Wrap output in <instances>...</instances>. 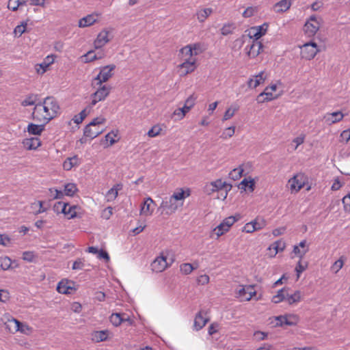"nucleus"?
<instances>
[{"label":"nucleus","instance_id":"obj_1","mask_svg":"<svg viewBox=\"0 0 350 350\" xmlns=\"http://www.w3.org/2000/svg\"><path fill=\"white\" fill-rule=\"evenodd\" d=\"M59 111V106L56 99L53 96H48L42 103L35 105L32 117L34 120L46 124L54 118Z\"/></svg>","mask_w":350,"mask_h":350},{"label":"nucleus","instance_id":"obj_2","mask_svg":"<svg viewBox=\"0 0 350 350\" xmlns=\"http://www.w3.org/2000/svg\"><path fill=\"white\" fill-rule=\"evenodd\" d=\"M2 320L7 325V327L12 332H20L23 334H28L30 331V327L25 323H21L17 319L11 317L9 314H5L3 316Z\"/></svg>","mask_w":350,"mask_h":350},{"label":"nucleus","instance_id":"obj_3","mask_svg":"<svg viewBox=\"0 0 350 350\" xmlns=\"http://www.w3.org/2000/svg\"><path fill=\"white\" fill-rule=\"evenodd\" d=\"M106 119L103 116L96 117L92 120L84 129V135L94 139L103 132L99 129V125L105 123Z\"/></svg>","mask_w":350,"mask_h":350},{"label":"nucleus","instance_id":"obj_4","mask_svg":"<svg viewBox=\"0 0 350 350\" xmlns=\"http://www.w3.org/2000/svg\"><path fill=\"white\" fill-rule=\"evenodd\" d=\"M290 188L292 193L298 192L305 185H307L306 191L311 189V186L308 185V177L304 173H297L288 180Z\"/></svg>","mask_w":350,"mask_h":350},{"label":"nucleus","instance_id":"obj_5","mask_svg":"<svg viewBox=\"0 0 350 350\" xmlns=\"http://www.w3.org/2000/svg\"><path fill=\"white\" fill-rule=\"evenodd\" d=\"M231 186L228 185L226 182L222 181L221 179H217L215 181L207 183L204 188V191L207 195H212L214 192L222 191L225 189V194L224 196V200L226 198L228 194V190L230 189Z\"/></svg>","mask_w":350,"mask_h":350},{"label":"nucleus","instance_id":"obj_6","mask_svg":"<svg viewBox=\"0 0 350 350\" xmlns=\"http://www.w3.org/2000/svg\"><path fill=\"white\" fill-rule=\"evenodd\" d=\"M115 68L114 64L102 67L99 74L93 79L92 85H101L103 83L107 81L113 76V71Z\"/></svg>","mask_w":350,"mask_h":350},{"label":"nucleus","instance_id":"obj_7","mask_svg":"<svg viewBox=\"0 0 350 350\" xmlns=\"http://www.w3.org/2000/svg\"><path fill=\"white\" fill-rule=\"evenodd\" d=\"M300 54L302 58L312 59L319 51V46L315 42L310 41L299 46Z\"/></svg>","mask_w":350,"mask_h":350},{"label":"nucleus","instance_id":"obj_8","mask_svg":"<svg viewBox=\"0 0 350 350\" xmlns=\"http://www.w3.org/2000/svg\"><path fill=\"white\" fill-rule=\"evenodd\" d=\"M97 90L91 94V102L90 103V107L94 106L98 102L105 100V98L109 95L111 88L109 85H98Z\"/></svg>","mask_w":350,"mask_h":350},{"label":"nucleus","instance_id":"obj_9","mask_svg":"<svg viewBox=\"0 0 350 350\" xmlns=\"http://www.w3.org/2000/svg\"><path fill=\"white\" fill-rule=\"evenodd\" d=\"M183 206V203H178L172 198L163 200L158 208V211H161V214L170 215L175 213L177 209Z\"/></svg>","mask_w":350,"mask_h":350},{"label":"nucleus","instance_id":"obj_10","mask_svg":"<svg viewBox=\"0 0 350 350\" xmlns=\"http://www.w3.org/2000/svg\"><path fill=\"white\" fill-rule=\"evenodd\" d=\"M236 297L241 301H250L256 292L252 285H239L235 291Z\"/></svg>","mask_w":350,"mask_h":350},{"label":"nucleus","instance_id":"obj_11","mask_svg":"<svg viewBox=\"0 0 350 350\" xmlns=\"http://www.w3.org/2000/svg\"><path fill=\"white\" fill-rule=\"evenodd\" d=\"M320 28V22L314 15L311 16L305 23L304 31L306 36L312 38L315 36Z\"/></svg>","mask_w":350,"mask_h":350},{"label":"nucleus","instance_id":"obj_12","mask_svg":"<svg viewBox=\"0 0 350 350\" xmlns=\"http://www.w3.org/2000/svg\"><path fill=\"white\" fill-rule=\"evenodd\" d=\"M277 88L276 85L267 87L265 90L257 96V102L262 103L277 98L279 94H273V92L277 90Z\"/></svg>","mask_w":350,"mask_h":350},{"label":"nucleus","instance_id":"obj_13","mask_svg":"<svg viewBox=\"0 0 350 350\" xmlns=\"http://www.w3.org/2000/svg\"><path fill=\"white\" fill-rule=\"evenodd\" d=\"M268 25L264 23L260 26H256L250 28L248 33L249 41L258 40L261 36L265 34L267 31Z\"/></svg>","mask_w":350,"mask_h":350},{"label":"nucleus","instance_id":"obj_14","mask_svg":"<svg viewBox=\"0 0 350 350\" xmlns=\"http://www.w3.org/2000/svg\"><path fill=\"white\" fill-rule=\"evenodd\" d=\"M308 250L309 245L307 244L306 240H303L298 245L293 246L291 257H298L299 259H302Z\"/></svg>","mask_w":350,"mask_h":350},{"label":"nucleus","instance_id":"obj_15","mask_svg":"<svg viewBox=\"0 0 350 350\" xmlns=\"http://www.w3.org/2000/svg\"><path fill=\"white\" fill-rule=\"evenodd\" d=\"M196 59H188L184 61L180 66L178 72L180 75L185 76L192 72L196 68Z\"/></svg>","mask_w":350,"mask_h":350},{"label":"nucleus","instance_id":"obj_16","mask_svg":"<svg viewBox=\"0 0 350 350\" xmlns=\"http://www.w3.org/2000/svg\"><path fill=\"white\" fill-rule=\"evenodd\" d=\"M99 16L100 14L97 13L88 14L79 21L78 25L81 28L90 27L98 21Z\"/></svg>","mask_w":350,"mask_h":350},{"label":"nucleus","instance_id":"obj_17","mask_svg":"<svg viewBox=\"0 0 350 350\" xmlns=\"http://www.w3.org/2000/svg\"><path fill=\"white\" fill-rule=\"evenodd\" d=\"M167 267L165 257L160 256L157 257L152 263L151 268L154 272L159 273L164 271Z\"/></svg>","mask_w":350,"mask_h":350},{"label":"nucleus","instance_id":"obj_18","mask_svg":"<svg viewBox=\"0 0 350 350\" xmlns=\"http://www.w3.org/2000/svg\"><path fill=\"white\" fill-rule=\"evenodd\" d=\"M262 48V44L258 40H252V44L250 45L249 49L246 47L245 50L247 51V55L251 58H254L260 54Z\"/></svg>","mask_w":350,"mask_h":350},{"label":"nucleus","instance_id":"obj_19","mask_svg":"<svg viewBox=\"0 0 350 350\" xmlns=\"http://www.w3.org/2000/svg\"><path fill=\"white\" fill-rule=\"evenodd\" d=\"M266 79V76L263 71L259 72L256 75H254L251 79H250L247 81V85L250 88H256L260 84L263 83Z\"/></svg>","mask_w":350,"mask_h":350},{"label":"nucleus","instance_id":"obj_20","mask_svg":"<svg viewBox=\"0 0 350 350\" xmlns=\"http://www.w3.org/2000/svg\"><path fill=\"white\" fill-rule=\"evenodd\" d=\"M344 117V115L341 111H334L333 113H327L324 117L323 120L325 122L329 125L336 123L340 121Z\"/></svg>","mask_w":350,"mask_h":350},{"label":"nucleus","instance_id":"obj_21","mask_svg":"<svg viewBox=\"0 0 350 350\" xmlns=\"http://www.w3.org/2000/svg\"><path fill=\"white\" fill-rule=\"evenodd\" d=\"M154 202L150 197L145 199L144 202L141 206L140 215L143 216H150L153 213L154 208L151 207L152 204H154Z\"/></svg>","mask_w":350,"mask_h":350},{"label":"nucleus","instance_id":"obj_22","mask_svg":"<svg viewBox=\"0 0 350 350\" xmlns=\"http://www.w3.org/2000/svg\"><path fill=\"white\" fill-rule=\"evenodd\" d=\"M23 145L27 150H36L40 145L41 142L37 137L25 139Z\"/></svg>","mask_w":350,"mask_h":350},{"label":"nucleus","instance_id":"obj_23","mask_svg":"<svg viewBox=\"0 0 350 350\" xmlns=\"http://www.w3.org/2000/svg\"><path fill=\"white\" fill-rule=\"evenodd\" d=\"M109 32L106 30L100 31L97 36L96 39L94 41V46L96 49H100L107 44L109 39L108 38Z\"/></svg>","mask_w":350,"mask_h":350},{"label":"nucleus","instance_id":"obj_24","mask_svg":"<svg viewBox=\"0 0 350 350\" xmlns=\"http://www.w3.org/2000/svg\"><path fill=\"white\" fill-rule=\"evenodd\" d=\"M213 13L211 8H200L197 10L196 16L200 23H204L206 19Z\"/></svg>","mask_w":350,"mask_h":350},{"label":"nucleus","instance_id":"obj_25","mask_svg":"<svg viewBox=\"0 0 350 350\" xmlns=\"http://www.w3.org/2000/svg\"><path fill=\"white\" fill-rule=\"evenodd\" d=\"M239 188L244 191L249 190L250 192H252L255 188V181L251 177L244 178L239 183Z\"/></svg>","mask_w":350,"mask_h":350},{"label":"nucleus","instance_id":"obj_26","mask_svg":"<svg viewBox=\"0 0 350 350\" xmlns=\"http://www.w3.org/2000/svg\"><path fill=\"white\" fill-rule=\"evenodd\" d=\"M110 335L109 330L96 331L92 334V340L96 342L105 341L110 338Z\"/></svg>","mask_w":350,"mask_h":350},{"label":"nucleus","instance_id":"obj_27","mask_svg":"<svg viewBox=\"0 0 350 350\" xmlns=\"http://www.w3.org/2000/svg\"><path fill=\"white\" fill-rule=\"evenodd\" d=\"M122 189V184H116L114 185L112 188H111L106 194V198L108 202H111L114 200L118 195V191L121 190Z\"/></svg>","mask_w":350,"mask_h":350},{"label":"nucleus","instance_id":"obj_28","mask_svg":"<svg viewBox=\"0 0 350 350\" xmlns=\"http://www.w3.org/2000/svg\"><path fill=\"white\" fill-rule=\"evenodd\" d=\"M305 139V135L300 134L297 137L294 138L291 144H288V151H294L298 148V147L301 145Z\"/></svg>","mask_w":350,"mask_h":350},{"label":"nucleus","instance_id":"obj_29","mask_svg":"<svg viewBox=\"0 0 350 350\" xmlns=\"http://www.w3.org/2000/svg\"><path fill=\"white\" fill-rule=\"evenodd\" d=\"M284 248V243L282 241H276L269 246L268 248L269 253L268 255L270 257L275 256L279 250H283Z\"/></svg>","mask_w":350,"mask_h":350},{"label":"nucleus","instance_id":"obj_30","mask_svg":"<svg viewBox=\"0 0 350 350\" xmlns=\"http://www.w3.org/2000/svg\"><path fill=\"white\" fill-rule=\"evenodd\" d=\"M208 319L204 317L202 312L198 313L194 319L193 326L196 330L201 329L207 323Z\"/></svg>","mask_w":350,"mask_h":350},{"label":"nucleus","instance_id":"obj_31","mask_svg":"<svg viewBox=\"0 0 350 350\" xmlns=\"http://www.w3.org/2000/svg\"><path fill=\"white\" fill-rule=\"evenodd\" d=\"M244 171V165H239L229 173V177L234 180H237L245 175Z\"/></svg>","mask_w":350,"mask_h":350},{"label":"nucleus","instance_id":"obj_32","mask_svg":"<svg viewBox=\"0 0 350 350\" xmlns=\"http://www.w3.org/2000/svg\"><path fill=\"white\" fill-rule=\"evenodd\" d=\"M43 201H36L31 204V209L35 215L42 213L46 211V208L43 206Z\"/></svg>","mask_w":350,"mask_h":350},{"label":"nucleus","instance_id":"obj_33","mask_svg":"<svg viewBox=\"0 0 350 350\" xmlns=\"http://www.w3.org/2000/svg\"><path fill=\"white\" fill-rule=\"evenodd\" d=\"M53 62V59L49 57V56H47L46 58V60L40 64H37L36 65V72L39 74H43L44 72H46V68L49 67V66L52 64Z\"/></svg>","mask_w":350,"mask_h":350},{"label":"nucleus","instance_id":"obj_34","mask_svg":"<svg viewBox=\"0 0 350 350\" xmlns=\"http://www.w3.org/2000/svg\"><path fill=\"white\" fill-rule=\"evenodd\" d=\"M301 300V292L297 291L293 294L286 293V302L290 305L296 304Z\"/></svg>","mask_w":350,"mask_h":350},{"label":"nucleus","instance_id":"obj_35","mask_svg":"<svg viewBox=\"0 0 350 350\" xmlns=\"http://www.w3.org/2000/svg\"><path fill=\"white\" fill-rule=\"evenodd\" d=\"M44 124L38 125L33 123H30L27 126V131L29 134L31 135H40L41 133L44 131Z\"/></svg>","mask_w":350,"mask_h":350},{"label":"nucleus","instance_id":"obj_36","mask_svg":"<svg viewBox=\"0 0 350 350\" xmlns=\"http://www.w3.org/2000/svg\"><path fill=\"white\" fill-rule=\"evenodd\" d=\"M92 107L89 105L86 108L82 110L78 115L75 116L73 118V121L76 124H80L84 120V118L87 116V115L90 113Z\"/></svg>","mask_w":350,"mask_h":350},{"label":"nucleus","instance_id":"obj_37","mask_svg":"<svg viewBox=\"0 0 350 350\" xmlns=\"http://www.w3.org/2000/svg\"><path fill=\"white\" fill-rule=\"evenodd\" d=\"M284 322V316H283V315L270 317L269 319V325H270L271 327L282 326Z\"/></svg>","mask_w":350,"mask_h":350},{"label":"nucleus","instance_id":"obj_38","mask_svg":"<svg viewBox=\"0 0 350 350\" xmlns=\"http://www.w3.org/2000/svg\"><path fill=\"white\" fill-rule=\"evenodd\" d=\"M12 260L8 256L0 258V267L4 271L14 268V267H12ZM17 266L18 265L16 264L14 267Z\"/></svg>","mask_w":350,"mask_h":350},{"label":"nucleus","instance_id":"obj_39","mask_svg":"<svg viewBox=\"0 0 350 350\" xmlns=\"http://www.w3.org/2000/svg\"><path fill=\"white\" fill-rule=\"evenodd\" d=\"M72 288L68 285V282L62 281L58 283L57 286V291L59 293L62 294H69L71 293Z\"/></svg>","mask_w":350,"mask_h":350},{"label":"nucleus","instance_id":"obj_40","mask_svg":"<svg viewBox=\"0 0 350 350\" xmlns=\"http://www.w3.org/2000/svg\"><path fill=\"white\" fill-rule=\"evenodd\" d=\"M124 314L113 313L110 317V321L113 325L117 327L124 321Z\"/></svg>","mask_w":350,"mask_h":350},{"label":"nucleus","instance_id":"obj_41","mask_svg":"<svg viewBox=\"0 0 350 350\" xmlns=\"http://www.w3.org/2000/svg\"><path fill=\"white\" fill-rule=\"evenodd\" d=\"M189 193L185 195V191L180 189L178 191L174 192L170 198H172L173 200H174L178 203H183L185 198L187 196H189Z\"/></svg>","mask_w":350,"mask_h":350},{"label":"nucleus","instance_id":"obj_42","mask_svg":"<svg viewBox=\"0 0 350 350\" xmlns=\"http://www.w3.org/2000/svg\"><path fill=\"white\" fill-rule=\"evenodd\" d=\"M308 267V262L303 261L302 259H299L295 268L297 279H299L301 273H303Z\"/></svg>","mask_w":350,"mask_h":350},{"label":"nucleus","instance_id":"obj_43","mask_svg":"<svg viewBox=\"0 0 350 350\" xmlns=\"http://www.w3.org/2000/svg\"><path fill=\"white\" fill-rule=\"evenodd\" d=\"M180 53L183 55V60L188 59H196L193 56L194 55L193 52L191 51V48L187 45L180 49Z\"/></svg>","mask_w":350,"mask_h":350},{"label":"nucleus","instance_id":"obj_44","mask_svg":"<svg viewBox=\"0 0 350 350\" xmlns=\"http://www.w3.org/2000/svg\"><path fill=\"white\" fill-rule=\"evenodd\" d=\"M77 191V188L74 183H68L64 186V190L63 191L64 195L68 196H73Z\"/></svg>","mask_w":350,"mask_h":350},{"label":"nucleus","instance_id":"obj_45","mask_svg":"<svg viewBox=\"0 0 350 350\" xmlns=\"http://www.w3.org/2000/svg\"><path fill=\"white\" fill-rule=\"evenodd\" d=\"M238 109H239V107L237 105L230 106L229 108H228L226 109V112L224 113L222 120L226 121V120H228L230 119L231 118H232L234 116V113H236V111H238Z\"/></svg>","mask_w":350,"mask_h":350},{"label":"nucleus","instance_id":"obj_46","mask_svg":"<svg viewBox=\"0 0 350 350\" xmlns=\"http://www.w3.org/2000/svg\"><path fill=\"white\" fill-rule=\"evenodd\" d=\"M240 216L238 215L237 216H230L225 219H224L223 222L224 223V226H226V229L224 230H229L230 228L239 219Z\"/></svg>","mask_w":350,"mask_h":350},{"label":"nucleus","instance_id":"obj_47","mask_svg":"<svg viewBox=\"0 0 350 350\" xmlns=\"http://www.w3.org/2000/svg\"><path fill=\"white\" fill-rule=\"evenodd\" d=\"M77 206H70L68 204V206L66 207L65 211L63 213L68 217V219L74 218L77 216Z\"/></svg>","mask_w":350,"mask_h":350},{"label":"nucleus","instance_id":"obj_48","mask_svg":"<svg viewBox=\"0 0 350 350\" xmlns=\"http://www.w3.org/2000/svg\"><path fill=\"white\" fill-rule=\"evenodd\" d=\"M25 0H9L8 8L12 10L16 11L18 10V7L21 5L25 4Z\"/></svg>","mask_w":350,"mask_h":350},{"label":"nucleus","instance_id":"obj_49","mask_svg":"<svg viewBox=\"0 0 350 350\" xmlns=\"http://www.w3.org/2000/svg\"><path fill=\"white\" fill-rule=\"evenodd\" d=\"M195 269H196V267H193L190 263H183L180 266L181 273L185 275L190 274Z\"/></svg>","mask_w":350,"mask_h":350},{"label":"nucleus","instance_id":"obj_50","mask_svg":"<svg viewBox=\"0 0 350 350\" xmlns=\"http://www.w3.org/2000/svg\"><path fill=\"white\" fill-rule=\"evenodd\" d=\"M299 321V317L295 314H286V325H295Z\"/></svg>","mask_w":350,"mask_h":350},{"label":"nucleus","instance_id":"obj_51","mask_svg":"<svg viewBox=\"0 0 350 350\" xmlns=\"http://www.w3.org/2000/svg\"><path fill=\"white\" fill-rule=\"evenodd\" d=\"M36 100H37V96L36 95H30L22 101L21 105L24 107L33 105H36Z\"/></svg>","mask_w":350,"mask_h":350},{"label":"nucleus","instance_id":"obj_52","mask_svg":"<svg viewBox=\"0 0 350 350\" xmlns=\"http://www.w3.org/2000/svg\"><path fill=\"white\" fill-rule=\"evenodd\" d=\"M50 196L53 199H62L64 196V193L61 190H58L55 188H50L49 189Z\"/></svg>","mask_w":350,"mask_h":350},{"label":"nucleus","instance_id":"obj_53","mask_svg":"<svg viewBox=\"0 0 350 350\" xmlns=\"http://www.w3.org/2000/svg\"><path fill=\"white\" fill-rule=\"evenodd\" d=\"M234 132H235V126H230L224 131L221 137H222L224 139H227V138L231 137L234 135Z\"/></svg>","mask_w":350,"mask_h":350},{"label":"nucleus","instance_id":"obj_54","mask_svg":"<svg viewBox=\"0 0 350 350\" xmlns=\"http://www.w3.org/2000/svg\"><path fill=\"white\" fill-rule=\"evenodd\" d=\"M117 133V131H111L105 135V139L107 142H109V146H112L118 141L116 139Z\"/></svg>","mask_w":350,"mask_h":350},{"label":"nucleus","instance_id":"obj_55","mask_svg":"<svg viewBox=\"0 0 350 350\" xmlns=\"http://www.w3.org/2000/svg\"><path fill=\"white\" fill-rule=\"evenodd\" d=\"M85 267V260L83 258H78L76 260L72 265V269L74 270H81Z\"/></svg>","mask_w":350,"mask_h":350},{"label":"nucleus","instance_id":"obj_56","mask_svg":"<svg viewBox=\"0 0 350 350\" xmlns=\"http://www.w3.org/2000/svg\"><path fill=\"white\" fill-rule=\"evenodd\" d=\"M258 12L257 7H248L243 12V16L245 18H249Z\"/></svg>","mask_w":350,"mask_h":350},{"label":"nucleus","instance_id":"obj_57","mask_svg":"<svg viewBox=\"0 0 350 350\" xmlns=\"http://www.w3.org/2000/svg\"><path fill=\"white\" fill-rule=\"evenodd\" d=\"M284 299V288L278 291L277 295L272 297V301L275 304H278L283 301Z\"/></svg>","mask_w":350,"mask_h":350},{"label":"nucleus","instance_id":"obj_58","mask_svg":"<svg viewBox=\"0 0 350 350\" xmlns=\"http://www.w3.org/2000/svg\"><path fill=\"white\" fill-rule=\"evenodd\" d=\"M68 206V204L63 202H58L54 205V211L57 213H62L65 211L66 207Z\"/></svg>","mask_w":350,"mask_h":350},{"label":"nucleus","instance_id":"obj_59","mask_svg":"<svg viewBox=\"0 0 350 350\" xmlns=\"http://www.w3.org/2000/svg\"><path fill=\"white\" fill-rule=\"evenodd\" d=\"M343 264V260L341 258L338 259L332 265L331 267L332 271L334 273L338 272L342 269Z\"/></svg>","mask_w":350,"mask_h":350},{"label":"nucleus","instance_id":"obj_60","mask_svg":"<svg viewBox=\"0 0 350 350\" xmlns=\"http://www.w3.org/2000/svg\"><path fill=\"white\" fill-rule=\"evenodd\" d=\"M161 131V127L156 125V126H152V129L148 131V135L150 137H154L159 135L160 134Z\"/></svg>","mask_w":350,"mask_h":350},{"label":"nucleus","instance_id":"obj_61","mask_svg":"<svg viewBox=\"0 0 350 350\" xmlns=\"http://www.w3.org/2000/svg\"><path fill=\"white\" fill-rule=\"evenodd\" d=\"M234 29V27L232 24H227L223 26L221 29V34L224 36H227L232 32V30Z\"/></svg>","mask_w":350,"mask_h":350},{"label":"nucleus","instance_id":"obj_62","mask_svg":"<svg viewBox=\"0 0 350 350\" xmlns=\"http://www.w3.org/2000/svg\"><path fill=\"white\" fill-rule=\"evenodd\" d=\"M342 204L344 205V210L346 212L350 211V192L343 197Z\"/></svg>","mask_w":350,"mask_h":350},{"label":"nucleus","instance_id":"obj_63","mask_svg":"<svg viewBox=\"0 0 350 350\" xmlns=\"http://www.w3.org/2000/svg\"><path fill=\"white\" fill-rule=\"evenodd\" d=\"M27 23H23L21 25H17L14 29V33L21 36L26 29Z\"/></svg>","mask_w":350,"mask_h":350},{"label":"nucleus","instance_id":"obj_64","mask_svg":"<svg viewBox=\"0 0 350 350\" xmlns=\"http://www.w3.org/2000/svg\"><path fill=\"white\" fill-rule=\"evenodd\" d=\"M256 231V228L254 226V221L247 223L243 228V232L247 233H252Z\"/></svg>","mask_w":350,"mask_h":350}]
</instances>
